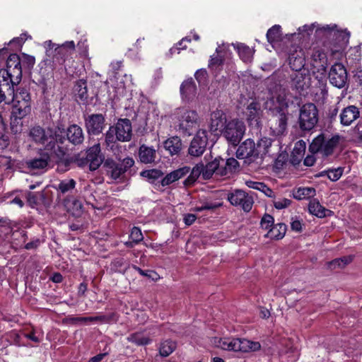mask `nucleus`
<instances>
[{"label":"nucleus","mask_w":362,"mask_h":362,"mask_svg":"<svg viewBox=\"0 0 362 362\" xmlns=\"http://www.w3.org/2000/svg\"><path fill=\"white\" fill-rule=\"evenodd\" d=\"M289 105V100L281 95L272 98L267 102L268 124L274 136H282L287 133Z\"/></svg>","instance_id":"f257e3e1"},{"label":"nucleus","mask_w":362,"mask_h":362,"mask_svg":"<svg viewBox=\"0 0 362 362\" xmlns=\"http://www.w3.org/2000/svg\"><path fill=\"white\" fill-rule=\"evenodd\" d=\"M66 129L63 124H58L55 128H47V131L40 126H35L30 131V136L35 144H50L56 143L55 141H61L62 146H66Z\"/></svg>","instance_id":"f03ea898"},{"label":"nucleus","mask_w":362,"mask_h":362,"mask_svg":"<svg viewBox=\"0 0 362 362\" xmlns=\"http://www.w3.org/2000/svg\"><path fill=\"white\" fill-rule=\"evenodd\" d=\"M105 160L104 155L101 153L99 143L86 149V152L79 153L74 159V163L79 168H88L90 171L98 170Z\"/></svg>","instance_id":"7ed1b4c3"},{"label":"nucleus","mask_w":362,"mask_h":362,"mask_svg":"<svg viewBox=\"0 0 362 362\" xmlns=\"http://www.w3.org/2000/svg\"><path fill=\"white\" fill-rule=\"evenodd\" d=\"M22 69L21 57L17 54H11L6 60V69L0 70V77L18 86L22 79Z\"/></svg>","instance_id":"20e7f679"},{"label":"nucleus","mask_w":362,"mask_h":362,"mask_svg":"<svg viewBox=\"0 0 362 362\" xmlns=\"http://www.w3.org/2000/svg\"><path fill=\"white\" fill-rule=\"evenodd\" d=\"M134 165V160L131 157L124 158L118 162L111 158L105 159L103 168L107 175L112 180L122 179L125 173Z\"/></svg>","instance_id":"39448f33"},{"label":"nucleus","mask_w":362,"mask_h":362,"mask_svg":"<svg viewBox=\"0 0 362 362\" xmlns=\"http://www.w3.org/2000/svg\"><path fill=\"white\" fill-rule=\"evenodd\" d=\"M179 129L185 135H191L198 127L199 115L195 110L184 107L176 110Z\"/></svg>","instance_id":"423d86ee"},{"label":"nucleus","mask_w":362,"mask_h":362,"mask_svg":"<svg viewBox=\"0 0 362 362\" xmlns=\"http://www.w3.org/2000/svg\"><path fill=\"white\" fill-rule=\"evenodd\" d=\"M245 130L246 127L243 121L233 119L226 124L221 134L230 145L237 146L245 135Z\"/></svg>","instance_id":"0eeeda50"},{"label":"nucleus","mask_w":362,"mask_h":362,"mask_svg":"<svg viewBox=\"0 0 362 362\" xmlns=\"http://www.w3.org/2000/svg\"><path fill=\"white\" fill-rule=\"evenodd\" d=\"M339 142V136L335 135L328 140H325V135L321 134L316 136L309 146V151L315 153H320L324 157L332 155L334 149Z\"/></svg>","instance_id":"6e6552de"},{"label":"nucleus","mask_w":362,"mask_h":362,"mask_svg":"<svg viewBox=\"0 0 362 362\" xmlns=\"http://www.w3.org/2000/svg\"><path fill=\"white\" fill-rule=\"evenodd\" d=\"M223 349L243 353L259 351L261 344L259 341H253L246 339H224L220 341Z\"/></svg>","instance_id":"1a4fd4ad"},{"label":"nucleus","mask_w":362,"mask_h":362,"mask_svg":"<svg viewBox=\"0 0 362 362\" xmlns=\"http://www.w3.org/2000/svg\"><path fill=\"white\" fill-rule=\"evenodd\" d=\"M318 110L315 104H304L300 109L299 127L303 131L313 129L318 121Z\"/></svg>","instance_id":"9d476101"},{"label":"nucleus","mask_w":362,"mask_h":362,"mask_svg":"<svg viewBox=\"0 0 362 362\" xmlns=\"http://www.w3.org/2000/svg\"><path fill=\"white\" fill-rule=\"evenodd\" d=\"M42 147L37 151L38 158H34L25 161V166L30 170H42L46 168L52 162V144H40Z\"/></svg>","instance_id":"9b49d317"},{"label":"nucleus","mask_w":362,"mask_h":362,"mask_svg":"<svg viewBox=\"0 0 362 362\" xmlns=\"http://www.w3.org/2000/svg\"><path fill=\"white\" fill-rule=\"evenodd\" d=\"M288 83L292 90L299 94L306 91L311 85V76L308 69L294 71L290 74Z\"/></svg>","instance_id":"f8f14e48"},{"label":"nucleus","mask_w":362,"mask_h":362,"mask_svg":"<svg viewBox=\"0 0 362 362\" xmlns=\"http://www.w3.org/2000/svg\"><path fill=\"white\" fill-rule=\"evenodd\" d=\"M84 124L89 136H98L105 128V117L101 113H93L84 117Z\"/></svg>","instance_id":"ddd939ff"},{"label":"nucleus","mask_w":362,"mask_h":362,"mask_svg":"<svg viewBox=\"0 0 362 362\" xmlns=\"http://www.w3.org/2000/svg\"><path fill=\"white\" fill-rule=\"evenodd\" d=\"M56 143L52 144V162H54L58 168H61L62 171H66L69 169V166L72 163V158H65L68 151L67 146H62L61 141H55Z\"/></svg>","instance_id":"4468645a"},{"label":"nucleus","mask_w":362,"mask_h":362,"mask_svg":"<svg viewBox=\"0 0 362 362\" xmlns=\"http://www.w3.org/2000/svg\"><path fill=\"white\" fill-rule=\"evenodd\" d=\"M209 143L208 133L205 129H199L190 142L188 153L193 157L201 156L206 151Z\"/></svg>","instance_id":"2eb2a0df"},{"label":"nucleus","mask_w":362,"mask_h":362,"mask_svg":"<svg viewBox=\"0 0 362 362\" xmlns=\"http://www.w3.org/2000/svg\"><path fill=\"white\" fill-rule=\"evenodd\" d=\"M238 145L236 151V157L238 159H245V163L247 164L257 163L256 144L253 139H247Z\"/></svg>","instance_id":"dca6fc26"},{"label":"nucleus","mask_w":362,"mask_h":362,"mask_svg":"<svg viewBox=\"0 0 362 362\" xmlns=\"http://www.w3.org/2000/svg\"><path fill=\"white\" fill-rule=\"evenodd\" d=\"M228 200L235 206H240L244 211L249 212L252 207V197L242 189H235L228 194Z\"/></svg>","instance_id":"f3484780"},{"label":"nucleus","mask_w":362,"mask_h":362,"mask_svg":"<svg viewBox=\"0 0 362 362\" xmlns=\"http://www.w3.org/2000/svg\"><path fill=\"white\" fill-rule=\"evenodd\" d=\"M328 78L334 87L344 88L348 81V74L344 66L341 63L333 64L329 69Z\"/></svg>","instance_id":"a211bd4d"},{"label":"nucleus","mask_w":362,"mask_h":362,"mask_svg":"<svg viewBox=\"0 0 362 362\" xmlns=\"http://www.w3.org/2000/svg\"><path fill=\"white\" fill-rule=\"evenodd\" d=\"M49 49L47 50V55L52 54V61L50 59H44L43 62L45 65L54 68L57 64H62L65 62L66 57L69 54L67 50L63 46H59L57 44L52 43L51 40L48 42Z\"/></svg>","instance_id":"6ab92c4d"},{"label":"nucleus","mask_w":362,"mask_h":362,"mask_svg":"<svg viewBox=\"0 0 362 362\" xmlns=\"http://www.w3.org/2000/svg\"><path fill=\"white\" fill-rule=\"evenodd\" d=\"M249 126L260 129L262 128V110L261 104L257 101H252L247 107Z\"/></svg>","instance_id":"aec40b11"},{"label":"nucleus","mask_w":362,"mask_h":362,"mask_svg":"<svg viewBox=\"0 0 362 362\" xmlns=\"http://www.w3.org/2000/svg\"><path fill=\"white\" fill-rule=\"evenodd\" d=\"M112 127H113L114 131L116 132L119 141L127 142L132 139V127L129 119H119L117 123Z\"/></svg>","instance_id":"412c9836"},{"label":"nucleus","mask_w":362,"mask_h":362,"mask_svg":"<svg viewBox=\"0 0 362 362\" xmlns=\"http://www.w3.org/2000/svg\"><path fill=\"white\" fill-rule=\"evenodd\" d=\"M288 64L293 71L305 69V58L303 50L298 46H292L288 52Z\"/></svg>","instance_id":"4be33fe9"},{"label":"nucleus","mask_w":362,"mask_h":362,"mask_svg":"<svg viewBox=\"0 0 362 362\" xmlns=\"http://www.w3.org/2000/svg\"><path fill=\"white\" fill-rule=\"evenodd\" d=\"M65 137L74 146L82 144L85 139L83 129L76 124H71L66 129Z\"/></svg>","instance_id":"5701e85b"},{"label":"nucleus","mask_w":362,"mask_h":362,"mask_svg":"<svg viewBox=\"0 0 362 362\" xmlns=\"http://www.w3.org/2000/svg\"><path fill=\"white\" fill-rule=\"evenodd\" d=\"M74 96L78 103L86 104L88 99L87 81L86 79H78L74 81L72 89Z\"/></svg>","instance_id":"b1692460"},{"label":"nucleus","mask_w":362,"mask_h":362,"mask_svg":"<svg viewBox=\"0 0 362 362\" xmlns=\"http://www.w3.org/2000/svg\"><path fill=\"white\" fill-rule=\"evenodd\" d=\"M190 168L187 166H184L182 168H180L170 172L167 174L159 182V186L160 187H166L168 186L175 181L182 178L187 174L189 173Z\"/></svg>","instance_id":"393cba45"},{"label":"nucleus","mask_w":362,"mask_h":362,"mask_svg":"<svg viewBox=\"0 0 362 362\" xmlns=\"http://www.w3.org/2000/svg\"><path fill=\"white\" fill-rule=\"evenodd\" d=\"M182 99L185 101H192L197 95V86L192 78L184 81L180 88Z\"/></svg>","instance_id":"a878e982"},{"label":"nucleus","mask_w":362,"mask_h":362,"mask_svg":"<svg viewBox=\"0 0 362 362\" xmlns=\"http://www.w3.org/2000/svg\"><path fill=\"white\" fill-rule=\"evenodd\" d=\"M359 117V109L355 105H349L340 113V122L343 126H349Z\"/></svg>","instance_id":"bb28decb"},{"label":"nucleus","mask_w":362,"mask_h":362,"mask_svg":"<svg viewBox=\"0 0 362 362\" xmlns=\"http://www.w3.org/2000/svg\"><path fill=\"white\" fill-rule=\"evenodd\" d=\"M308 211L310 214L318 218H325L332 216L334 212L322 206L317 199H313L308 204Z\"/></svg>","instance_id":"cd10ccee"},{"label":"nucleus","mask_w":362,"mask_h":362,"mask_svg":"<svg viewBox=\"0 0 362 362\" xmlns=\"http://www.w3.org/2000/svg\"><path fill=\"white\" fill-rule=\"evenodd\" d=\"M13 86H16L0 77V103L5 102L9 104L13 101Z\"/></svg>","instance_id":"c85d7f7f"},{"label":"nucleus","mask_w":362,"mask_h":362,"mask_svg":"<svg viewBox=\"0 0 362 362\" xmlns=\"http://www.w3.org/2000/svg\"><path fill=\"white\" fill-rule=\"evenodd\" d=\"M227 122L226 116L223 111L221 110H216L211 115V132H215L217 130L223 128Z\"/></svg>","instance_id":"c756f323"},{"label":"nucleus","mask_w":362,"mask_h":362,"mask_svg":"<svg viewBox=\"0 0 362 362\" xmlns=\"http://www.w3.org/2000/svg\"><path fill=\"white\" fill-rule=\"evenodd\" d=\"M13 109L11 112L12 117H14V121L21 119L30 114L31 110L30 104L23 102V103H13Z\"/></svg>","instance_id":"7c9ffc66"},{"label":"nucleus","mask_w":362,"mask_h":362,"mask_svg":"<svg viewBox=\"0 0 362 362\" xmlns=\"http://www.w3.org/2000/svg\"><path fill=\"white\" fill-rule=\"evenodd\" d=\"M138 154L141 163L148 164L155 161L156 151L153 147H149L145 144H142L139 148Z\"/></svg>","instance_id":"2f4dec72"},{"label":"nucleus","mask_w":362,"mask_h":362,"mask_svg":"<svg viewBox=\"0 0 362 362\" xmlns=\"http://www.w3.org/2000/svg\"><path fill=\"white\" fill-rule=\"evenodd\" d=\"M140 176L146 178L148 182L152 185H154L158 189H160L159 186V179L162 178L163 176V173L162 170L158 169H150V170H144L140 172Z\"/></svg>","instance_id":"473e14b6"},{"label":"nucleus","mask_w":362,"mask_h":362,"mask_svg":"<svg viewBox=\"0 0 362 362\" xmlns=\"http://www.w3.org/2000/svg\"><path fill=\"white\" fill-rule=\"evenodd\" d=\"M272 140L270 138L262 137L256 144V153L257 159L262 160L267 154H269V148L272 146Z\"/></svg>","instance_id":"72a5a7b5"},{"label":"nucleus","mask_w":362,"mask_h":362,"mask_svg":"<svg viewBox=\"0 0 362 362\" xmlns=\"http://www.w3.org/2000/svg\"><path fill=\"white\" fill-rule=\"evenodd\" d=\"M305 143L300 140L298 141L296 144L295 146L291 152V163L293 165H298L305 153Z\"/></svg>","instance_id":"f704fd0d"},{"label":"nucleus","mask_w":362,"mask_h":362,"mask_svg":"<svg viewBox=\"0 0 362 362\" xmlns=\"http://www.w3.org/2000/svg\"><path fill=\"white\" fill-rule=\"evenodd\" d=\"M182 141L178 136L170 137L164 142V148L172 156L178 154L182 149Z\"/></svg>","instance_id":"c9c22d12"},{"label":"nucleus","mask_w":362,"mask_h":362,"mask_svg":"<svg viewBox=\"0 0 362 362\" xmlns=\"http://www.w3.org/2000/svg\"><path fill=\"white\" fill-rule=\"evenodd\" d=\"M76 182L74 179H65L59 182L56 187L58 197L69 194L75 189Z\"/></svg>","instance_id":"e433bc0d"},{"label":"nucleus","mask_w":362,"mask_h":362,"mask_svg":"<svg viewBox=\"0 0 362 362\" xmlns=\"http://www.w3.org/2000/svg\"><path fill=\"white\" fill-rule=\"evenodd\" d=\"M189 172L190 174L183 182L185 187L193 185L201 175L203 176L204 164L202 163L197 164Z\"/></svg>","instance_id":"4c0bfd02"},{"label":"nucleus","mask_w":362,"mask_h":362,"mask_svg":"<svg viewBox=\"0 0 362 362\" xmlns=\"http://www.w3.org/2000/svg\"><path fill=\"white\" fill-rule=\"evenodd\" d=\"M27 202L30 206L34 208L39 204H47L46 194L43 191L38 192H28L27 194Z\"/></svg>","instance_id":"58836bf2"},{"label":"nucleus","mask_w":362,"mask_h":362,"mask_svg":"<svg viewBox=\"0 0 362 362\" xmlns=\"http://www.w3.org/2000/svg\"><path fill=\"white\" fill-rule=\"evenodd\" d=\"M13 101H11V103L26 102L29 104H31L30 94L27 88L20 87L16 90L13 88Z\"/></svg>","instance_id":"ea45409f"},{"label":"nucleus","mask_w":362,"mask_h":362,"mask_svg":"<svg viewBox=\"0 0 362 362\" xmlns=\"http://www.w3.org/2000/svg\"><path fill=\"white\" fill-rule=\"evenodd\" d=\"M286 228V225L284 223L275 224L269 229L265 236L271 239L280 240L284 237Z\"/></svg>","instance_id":"a19ab883"},{"label":"nucleus","mask_w":362,"mask_h":362,"mask_svg":"<svg viewBox=\"0 0 362 362\" xmlns=\"http://www.w3.org/2000/svg\"><path fill=\"white\" fill-rule=\"evenodd\" d=\"M246 185L252 189L259 190L263 192L268 197H274V192L273 190L266 185L264 182H255L252 180L246 181Z\"/></svg>","instance_id":"79ce46f5"},{"label":"nucleus","mask_w":362,"mask_h":362,"mask_svg":"<svg viewBox=\"0 0 362 362\" xmlns=\"http://www.w3.org/2000/svg\"><path fill=\"white\" fill-rule=\"evenodd\" d=\"M176 349V343L170 339L161 341L158 346L159 355L161 357L170 356Z\"/></svg>","instance_id":"37998d69"},{"label":"nucleus","mask_w":362,"mask_h":362,"mask_svg":"<svg viewBox=\"0 0 362 362\" xmlns=\"http://www.w3.org/2000/svg\"><path fill=\"white\" fill-rule=\"evenodd\" d=\"M293 197L297 200L309 199L316 194L315 189L313 187H299L293 191Z\"/></svg>","instance_id":"c03bdc74"},{"label":"nucleus","mask_w":362,"mask_h":362,"mask_svg":"<svg viewBox=\"0 0 362 362\" xmlns=\"http://www.w3.org/2000/svg\"><path fill=\"white\" fill-rule=\"evenodd\" d=\"M127 340L129 342L133 343L136 346H146L152 342V339L148 337H144L140 332H134L129 334Z\"/></svg>","instance_id":"a18cd8bd"},{"label":"nucleus","mask_w":362,"mask_h":362,"mask_svg":"<svg viewBox=\"0 0 362 362\" xmlns=\"http://www.w3.org/2000/svg\"><path fill=\"white\" fill-rule=\"evenodd\" d=\"M350 33L346 30H339L336 29L331 37L335 40V45L338 47L346 45L349 42Z\"/></svg>","instance_id":"49530a36"},{"label":"nucleus","mask_w":362,"mask_h":362,"mask_svg":"<svg viewBox=\"0 0 362 362\" xmlns=\"http://www.w3.org/2000/svg\"><path fill=\"white\" fill-rule=\"evenodd\" d=\"M235 49L238 51L240 57L244 62L250 61L252 57V50L247 45L243 43H237L234 45Z\"/></svg>","instance_id":"de8ad7c7"},{"label":"nucleus","mask_w":362,"mask_h":362,"mask_svg":"<svg viewBox=\"0 0 362 362\" xmlns=\"http://www.w3.org/2000/svg\"><path fill=\"white\" fill-rule=\"evenodd\" d=\"M281 28L279 25H274L269 28L267 33V41L270 43H274L281 40Z\"/></svg>","instance_id":"09e8293b"},{"label":"nucleus","mask_w":362,"mask_h":362,"mask_svg":"<svg viewBox=\"0 0 362 362\" xmlns=\"http://www.w3.org/2000/svg\"><path fill=\"white\" fill-rule=\"evenodd\" d=\"M218 166V163H217L216 158L214 160L209 162L206 165H204L203 178L209 180L212 177L214 173L217 175Z\"/></svg>","instance_id":"8fccbe9b"},{"label":"nucleus","mask_w":362,"mask_h":362,"mask_svg":"<svg viewBox=\"0 0 362 362\" xmlns=\"http://www.w3.org/2000/svg\"><path fill=\"white\" fill-rule=\"evenodd\" d=\"M118 141L116 135V132L114 131L113 127L110 126L109 129L105 134V142L104 144L106 146V148H110V149H113V147Z\"/></svg>","instance_id":"3c124183"},{"label":"nucleus","mask_w":362,"mask_h":362,"mask_svg":"<svg viewBox=\"0 0 362 362\" xmlns=\"http://www.w3.org/2000/svg\"><path fill=\"white\" fill-rule=\"evenodd\" d=\"M105 316L95 317H72L68 319L69 322L72 325H78L83 323H88L94 321L102 320Z\"/></svg>","instance_id":"603ef678"},{"label":"nucleus","mask_w":362,"mask_h":362,"mask_svg":"<svg viewBox=\"0 0 362 362\" xmlns=\"http://www.w3.org/2000/svg\"><path fill=\"white\" fill-rule=\"evenodd\" d=\"M225 165L228 168L230 177L238 172L240 168L239 162L234 158L225 159Z\"/></svg>","instance_id":"864d4df0"},{"label":"nucleus","mask_w":362,"mask_h":362,"mask_svg":"<svg viewBox=\"0 0 362 362\" xmlns=\"http://www.w3.org/2000/svg\"><path fill=\"white\" fill-rule=\"evenodd\" d=\"M217 163H218V166L217 168V175L221 177H230L228 168L225 165V159L221 157L216 158Z\"/></svg>","instance_id":"5fc2aeb1"},{"label":"nucleus","mask_w":362,"mask_h":362,"mask_svg":"<svg viewBox=\"0 0 362 362\" xmlns=\"http://www.w3.org/2000/svg\"><path fill=\"white\" fill-rule=\"evenodd\" d=\"M112 264L116 270L119 272L123 271V272H124L129 267V263H127L124 258L115 259L112 261Z\"/></svg>","instance_id":"6e6d98bb"},{"label":"nucleus","mask_w":362,"mask_h":362,"mask_svg":"<svg viewBox=\"0 0 362 362\" xmlns=\"http://www.w3.org/2000/svg\"><path fill=\"white\" fill-rule=\"evenodd\" d=\"M274 219L272 215L265 214L261 219V227L265 230L270 229L271 227L274 226Z\"/></svg>","instance_id":"4d7b16f0"},{"label":"nucleus","mask_w":362,"mask_h":362,"mask_svg":"<svg viewBox=\"0 0 362 362\" xmlns=\"http://www.w3.org/2000/svg\"><path fill=\"white\" fill-rule=\"evenodd\" d=\"M218 49H216L217 54L211 56V59L209 62V67L212 69L214 67L221 66L223 64L224 58L223 57L219 55L218 54Z\"/></svg>","instance_id":"13d9d810"},{"label":"nucleus","mask_w":362,"mask_h":362,"mask_svg":"<svg viewBox=\"0 0 362 362\" xmlns=\"http://www.w3.org/2000/svg\"><path fill=\"white\" fill-rule=\"evenodd\" d=\"M21 59L22 67L24 66L28 69L32 68L35 63V57L27 54H23Z\"/></svg>","instance_id":"bf43d9fd"},{"label":"nucleus","mask_w":362,"mask_h":362,"mask_svg":"<svg viewBox=\"0 0 362 362\" xmlns=\"http://www.w3.org/2000/svg\"><path fill=\"white\" fill-rule=\"evenodd\" d=\"M129 238L134 241L136 244L140 243L144 237L141 230L138 227H133L129 235Z\"/></svg>","instance_id":"052dcab7"},{"label":"nucleus","mask_w":362,"mask_h":362,"mask_svg":"<svg viewBox=\"0 0 362 362\" xmlns=\"http://www.w3.org/2000/svg\"><path fill=\"white\" fill-rule=\"evenodd\" d=\"M337 29V25H334L333 26L330 25H325L322 26V28H317L316 33H317L319 35L320 33L325 34L327 37H331L332 35H333L334 32Z\"/></svg>","instance_id":"680f3d73"},{"label":"nucleus","mask_w":362,"mask_h":362,"mask_svg":"<svg viewBox=\"0 0 362 362\" xmlns=\"http://www.w3.org/2000/svg\"><path fill=\"white\" fill-rule=\"evenodd\" d=\"M342 175V170L340 168L329 170L327 173V177L331 181H337Z\"/></svg>","instance_id":"e2e57ef3"},{"label":"nucleus","mask_w":362,"mask_h":362,"mask_svg":"<svg viewBox=\"0 0 362 362\" xmlns=\"http://www.w3.org/2000/svg\"><path fill=\"white\" fill-rule=\"evenodd\" d=\"M291 204V200L284 198L278 201L274 202V206L277 209H283L289 206Z\"/></svg>","instance_id":"0e129e2a"},{"label":"nucleus","mask_w":362,"mask_h":362,"mask_svg":"<svg viewBox=\"0 0 362 362\" xmlns=\"http://www.w3.org/2000/svg\"><path fill=\"white\" fill-rule=\"evenodd\" d=\"M194 77L199 83L204 82L207 77V71L204 69L197 70L194 74Z\"/></svg>","instance_id":"69168bd1"},{"label":"nucleus","mask_w":362,"mask_h":362,"mask_svg":"<svg viewBox=\"0 0 362 362\" xmlns=\"http://www.w3.org/2000/svg\"><path fill=\"white\" fill-rule=\"evenodd\" d=\"M200 204H202L204 210L213 211L221 206V204L212 203L206 201H200Z\"/></svg>","instance_id":"338daca9"},{"label":"nucleus","mask_w":362,"mask_h":362,"mask_svg":"<svg viewBox=\"0 0 362 362\" xmlns=\"http://www.w3.org/2000/svg\"><path fill=\"white\" fill-rule=\"evenodd\" d=\"M40 243L41 241L39 238H35L25 244L24 248L28 250L37 249L40 246Z\"/></svg>","instance_id":"774afa93"}]
</instances>
